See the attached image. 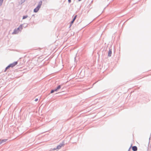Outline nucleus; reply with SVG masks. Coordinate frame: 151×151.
<instances>
[{"label": "nucleus", "mask_w": 151, "mask_h": 151, "mask_svg": "<svg viewBox=\"0 0 151 151\" xmlns=\"http://www.w3.org/2000/svg\"><path fill=\"white\" fill-rule=\"evenodd\" d=\"M76 17H77V15H76L73 18V20L71 22V24H72L74 22V21L76 19Z\"/></svg>", "instance_id": "7"}, {"label": "nucleus", "mask_w": 151, "mask_h": 151, "mask_svg": "<svg viewBox=\"0 0 151 151\" xmlns=\"http://www.w3.org/2000/svg\"><path fill=\"white\" fill-rule=\"evenodd\" d=\"M64 143V142H62L61 143H60L59 145L57 146L56 148H54L53 149V150H55L56 149L59 150L60 149L62 146H63L65 144Z\"/></svg>", "instance_id": "3"}, {"label": "nucleus", "mask_w": 151, "mask_h": 151, "mask_svg": "<svg viewBox=\"0 0 151 151\" xmlns=\"http://www.w3.org/2000/svg\"><path fill=\"white\" fill-rule=\"evenodd\" d=\"M27 17H28V16H24L23 17V19H24L26 18Z\"/></svg>", "instance_id": "11"}, {"label": "nucleus", "mask_w": 151, "mask_h": 151, "mask_svg": "<svg viewBox=\"0 0 151 151\" xmlns=\"http://www.w3.org/2000/svg\"><path fill=\"white\" fill-rule=\"evenodd\" d=\"M17 64V62H14L13 63H11V64H9L8 66H7L6 68L5 69V71L6 72V70L7 69L9 68H10V67H12V68L13 67L15 66V65H16Z\"/></svg>", "instance_id": "2"}, {"label": "nucleus", "mask_w": 151, "mask_h": 151, "mask_svg": "<svg viewBox=\"0 0 151 151\" xmlns=\"http://www.w3.org/2000/svg\"><path fill=\"white\" fill-rule=\"evenodd\" d=\"M111 50H110L108 52V56H111Z\"/></svg>", "instance_id": "9"}, {"label": "nucleus", "mask_w": 151, "mask_h": 151, "mask_svg": "<svg viewBox=\"0 0 151 151\" xmlns=\"http://www.w3.org/2000/svg\"><path fill=\"white\" fill-rule=\"evenodd\" d=\"M4 140H3L2 141V142H4Z\"/></svg>", "instance_id": "16"}, {"label": "nucleus", "mask_w": 151, "mask_h": 151, "mask_svg": "<svg viewBox=\"0 0 151 151\" xmlns=\"http://www.w3.org/2000/svg\"><path fill=\"white\" fill-rule=\"evenodd\" d=\"M42 4V1H41L39 2L38 5L34 9V12H37L39 10V9L41 7V6Z\"/></svg>", "instance_id": "1"}, {"label": "nucleus", "mask_w": 151, "mask_h": 151, "mask_svg": "<svg viewBox=\"0 0 151 151\" xmlns=\"http://www.w3.org/2000/svg\"><path fill=\"white\" fill-rule=\"evenodd\" d=\"M132 150L134 151H136L137 150V148L136 146H134L132 147Z\"/></svg>", "instance_id": "4"}, {"label": "nucleus", "mask_w": 151, "mask_h": 151, "mask_svg": "<svg viewBox=\"0 0 151 151\" xmlns=\"http://www.w3.org/2000/svg\"><path fill=\"white\" fill-rule=\"evenodd\" d=\"M19 32L18 30H17V29H15L14 30L13 32V34H16L18 33Z\"/></svg>", "instance_id": "6"}, {"label": "nucleus", "mask_w": 151, "mask_h": 151, "mask_svg": "<svg viewBox=\"0 0 151 151\" xmlns=\"http://www.w3.org/2000/svg\"><path fill=\"white\" fill-rule=\"evenodd\" d=\"M22 29V25H20L18 27L17 29V30H18L19 31H21Z\"/></svg>", "instance_id": "5"}, {"label": "nucleus", "mask_w": 151, "mask_h": 151, "mask_svg": "<svg viewBox=\"0 0 151 151\" xmlns=\"http://www.w3.org/2000/svg\"><path fill=\"white\" fill-rule=\"evenodd\" d=\"M37 100H38V99H35V101H37Z\"/></svg>", "instance_id": "14"}, {"label": "nucleus", "mask_w": 151, "mask_h": 151, "mask_svg": "<svg viewBox=\"0 0 151 151\" xmlns=\"http://www.w3.org/2000/svg\"><path fill=\"white\" fill-rule=\"evenodd\" d=\"M61 88V86L60 85L58 86L57 88L55 89V91H57L59 89H60Z\"/></svg>", "instance_id": "8"}, {"label": "nucleus", "mask_w": 151, "mask_h": 151, "mask_svg": "<svg viewBox=\"0 0 151 151\" xmlns=\"http://www.w3.org/2000/svg\"><path fill=\"white\" fill-rule=\"evenodd\" d=\"M54 91H55V89L54 90H52L51 91L50 93H53Z\"/></svg>", "instance_id": "12"}, {"label": "nucleus", "mask_w": 151, "mask_h": 151, "mask_svg": "<svg viewBox=\"0 0 151 151\" xmlns=\"http://www.w3.org/2000/svg\"><path fill=\"white\" fill-rule=\"evenodd\" d=\"M68 1L69 3H70L71 2V0H68Z\"/></svg>", "instance_id": "13"}, {"label": "nucleus", "mask_w": 151, "mask_h": 151, "mask_svg": "<svg viewBox=\"0 0 151 151\" xmlns=\"http://www.w3.org/2000/svg\"><path fill=\"white\" fill-rule=\"evenodd\" d=\"M4 142H0V145Z\"/></svg>", "instance_id": "15"}, {"label": "nucleus", "mask_w": 151, "mask_h": 151, "mask_svg": "<svg viewBox=\"0 0 151 151\" xmlns=\"http://www.w3.org/2000/svg\"><path fill=\"white\" fill-rule=\"evenodd\" d=\"M4 0H0V6L1 5Z\"/></svg>", "instance_id": "10"}]
</instances>
